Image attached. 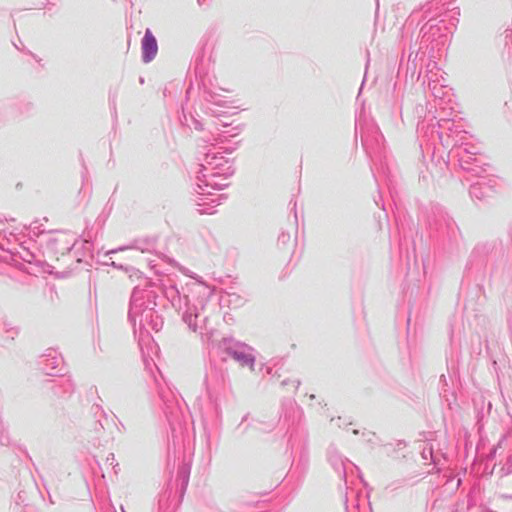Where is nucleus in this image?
I'll use <instances>...</instances> for the list:
<instances>
[{"instance_id": "1", "label": "nucleus", "mask_w": 512, "mask_h": 512, "mask_svg": "<svg viewBox=\"0 0 512 512\" xmlns=\"http://www.w3.org/2000/svg\"><path fill=\"white\" fill-rule=\"evenodd\" d=\"M158 52V45L152 32L147 29L142 39V53L145 62H150L155 58Z\"/></svg>"}]
</instances>
